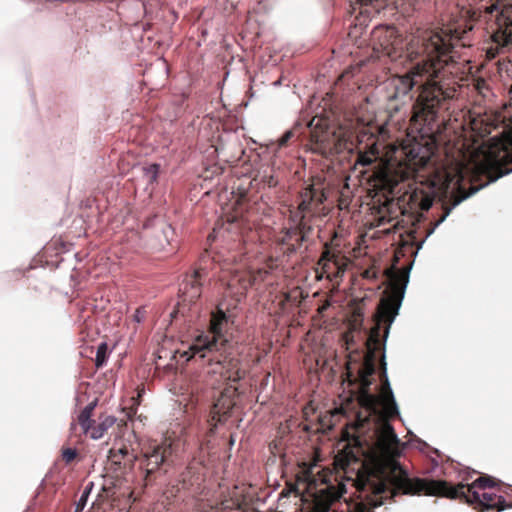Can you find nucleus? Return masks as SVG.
I'll return each mask as SVG.
<instances>
[{"mask_svg":"<svg viewBox=\"0 0 512 512\" xmlns=\"http://www.w3.org/2000/svg\"><path fill=\"white\" fill-rule=\"evenodd\" d=\"M453 44L441 34L423 31L408 44L407 52L417 60L404 75H396L386 82L387 109L391 114H411L414 122L428 123L436 115V108L451 96L437 80Z\"/></svg>","mask_w":512,"mask_h":512,"instance_id":"obj_1","label":"nucleus"},{"mask_svg":"<svg viewBox=\"0 0 512 512\" xmlns=\"http://www.w3.org/2000/svg\"><path fill=\"white\" fill-rule=\"evenodd\" d=\"M496 484L488 477H479L470 485L459 484L451 487L446 481L430 480L426 481L419 478H411L408 472L395 459H390L385 463H376L371 467H366L358 475L357 488L362 493L361 500L357 502L349 512H374V509L384 504L387 498L384 494L389 489L391 495L397 493L405 495H414L425 492L428 495H441L451 499H465L469 504L478 503L484 509L496 508L502 512L512 505H507L502 495L483 492L492 488Z\"/></svg>","mask_w":512,"mask_h":512,"instance_id":"obj_2","label":"nucleus"},{"mask_svg":"<svg viewBox=\"0 0 512 512\" xmlns=\"http://www.w3.org/2000/svg\"><path fill=\"white\" fill-rule=\"evenodd\" d=\"M227 316L222 310H218L211 316L210 331L212 337L200 336L189 347L187 351L182 353L186 361L199 357L204 359L214 352H219L220 357L209 358V362L215 361L217 368L213 369V373H220L221 376L229 381L237 382L244 377L245 371L240 367V362L234 358H227L223 353L227 350L228 340L224 337L223 331L227 325Z\"/></svg>","mask_w":512,"mask_h":512,"instance_id":"obj_3","label":"nucleus"},{"mask_svg":"<svg viewBox=\"0 0 512 512\" xmlns=\"http://www.w3.org/2000/svg\"><path fill=\"white\" fill-rule=\"evenodd\" d=\"M508 157V151L503 147L501 142L490 146H481L480 155L473 159V168L476 172L489 173V179L484 184L479 186H472L470 191L461 197L454 200L453 204L446 208L442 217L437 221L436 226L440 225L449 216L451 211L458 206L462 201L466 200L470 196L476 194L482 188L486 187L490 183L497 181L499 178L508 175L512 172L510 169H503V161Z\"/></svg>","mask_w":512,"mask_h":512,"instance_id":"obj_4","label":"nucleus"},{"mask_svg":"<svg viewBox=\"0 0 512 512\" xmlns=\"http://www.w3.org/2000/svg\"><path fill=\"white\" fill-rule=\"evenodd\" d=\"M307 126L310 129L314 152L329 156L346 149L348 139L342 129L330 127L327 121L320 117H313Z\"/></svg>","mask_w":512,"mask_h":512,"instance_id":"obj_5","label":"nucleus"},{"mask_svg":"<svg viewBox=\"0 0 512 512\" xmlns=\"http://www.w3.org/2000/svg\"><path fill=\"white\" fill-rule=\"evenodd\" d=\"M309 485L314 486L310 494L312 512H329L332 504L346 492L345 484L338 483L332 475L312 477Z\"/></svg>","mask_w":512,"mask_h":512,"instance_id":"obj_6","label":"nucleus"},{"mask_svg":"<svg viewBox=\"0 0 512 512\" xmlns=\"http://www.w3.org/2000/svg\"><path fill=\"white\" fill-rule=\"evenodd\" d=\"M379 326H377L370 334L367 342L368 353L365 356L363 363L358 369V380L362 389L360 402L363 407L372 413H377L380 399L375 395L368 392L369 386L372 384L370 377L375 372L374 358L376 346L379 343Z\"/></svg>","mask_w":512,"mask_h":512,"instance_id":"obj_7","label":"nucleus"},{"mask_svg":"<svg viewBox=\"0 0 512 512\" xmlns=\"http://www.w3.org/2000/svg\"><path fill=\"white\" fill-rule=\"evenodd\" d=\"M511 9L512 0H495L486 8V12L489 14L500 11L502 17L498 20V29L492 36L495 42V53L493 54L495 57L512 44V20L506 15Z\"/></svg>","mask_w":512,"mask_h":512,"instance_id":"obj_8","label":"nucleus"},{"mask_svg":"<svg viewBox=\"0 0 512 512\" xmlns=\"http://www.w3.org/2000/svg\"><path fill=\"white\" fill-rule=\"evenodd\" d=\"M372 37L388 56L396 55L404 47L403 39L394 26H377L372 31Z\"/></svg>","mask_w":512,"mask_h":512,"instance_id":"obj_9","label":"nucleus"},{"mask_svg":"<svg viewBox=\"0 0 512 512\" xmlns=\"http://www.w3.org/2000/svg\"><path fill=\"white\" fill-rule=\"evenodd\" d=\"M266 275L267 272L261 269L257 271H235L227 283L230 295L239 299L250 286L264 280Z\"/></svg>","mask_w":512,"mask_h":512,"instance_id":"obj_10","label":"nucleus"},{"mask_svg":"<svg viewBox=\"0 0 512 512\" xmlns=\"http://www.w3.org/2000/svg\"><path fill=\"white\" fill-rule=\"evenodd\" d=\"M171 445L163 442L153 444L143 453L144 480L148 481L149 476L154 473L171 455Z\"/></svg>","mask_w":512,"mask_h":512,"instance_id":"obj_11","label":"nucleus"},{"mask_svg":"<svg viewBox=\"0 0 512 512\" xmlns=\"http://www.w3.org/2000/svg\"><path fill=\"white\" fill-rule=\"evenodd\" d=\"M324 199L325 195L323 192L318 191L312 186L307 188L302 194V200L298 205L297 211L292 215V221L294 224H296L301 230H310V227L306 223V215L312 211V205L315 201L320 204Z\"/></svg>","mask_w":512,"mask_h":512,"instance_id":"obj_12","label":"nucleus"},{"mask_svg":"<svg viewBox=\"0 0 512 512\" xmlns=\"http://www.w3.org/2000/svg\"><path fill=\"white\" fill-rule=\"evenodd\" d=\"M147 231H150L155 243L156 249H164L171 243L174 237V229L163 217L155 216L144 225Z\"/></svg>","mask_w":512,"mask_h":512,"instance_id":"obj_13","label":"nucleus"},{"mask_svg":"<svg viewBox=\"0 0 512 512\" xmlns=\"http://www.w3.org/2000/svg\"><path fill=\"white\" fill-rule=\"evenodd\" d=\"M400 440L394 431L392 425L384 421L378 430V446L383 454L398 456L400 455Z\"/></svg>","mask_w":512,"mask_h":512,"instance_id":"obj_14","label":"nucleus"},{"mask_svg":"<svg viewBox=\"0 0 512 512\" xmlns=\"http://www.w3.org/2000/svg\"><path fill=\"white\" fill-rule=\"evenodd\" d=\"M203 285V272L194 270L187 275L180 287V293L183 301L193 302L201 295Z\"/></svg>","mask_w":512,"mask_h":512,"instance_id":"obj_15","label":"nucleus"},{"mask_svg":"<svg viewBox=\"0 0 512 512\" xmlns=\"http://www.w3.org/2000/svg\"><path fill=\"white\" fill-rule=\"evenodd\" d=\"M382 374L385 377L384 391H383V399L384 409L386 413L390 416H399L400 411L398 404L396 402L393 390L391 388L388 376H387V363L385 361V352L383 353V359L381 362Z\"/></svg>","mask_w":512,"mask_h":512,"instance_id":"obj_16","label":"nucleus"},{"mask_svg":"<svg viewBox=\"0 0 512 512\" xmlns=\"http://www.w3.org/2000/svg\"><path fill=\"white\" fill-rule=\"evenodd\" d=\"M310 230H301L296 224L294 228L287 229L281 243L287 246L288 253H294L306 241Z\"/></svg>","mask_w":512,"mask_h":512,"instance_id":"obj_17","label":"nucleus"},{"mask_svg":"<svg viewBox=\"0 0 512 512\" xmlns=\"http://www.w3.org/2000/svg\"><path fill=\"white\" fill-rule=\"evenodd\" d=\"M423 147L419 143L406 145L402 148V152L409 162H415L417 165H425L428 157L422 155Z\"/></svg>","mask_w":512,"mask_h":512,"instance_id":"obj_18","label":"nucleus"},{"mask_svg":"<svg viewBox=\"0 0 512 512\" xmlns=\"http://www.w3.org/2000/svg\"><path fill=\"white\" fill-rule=\"evenodd\" d=\"M97 399L91 401L89 404H87L84 409L80 412L78 416V422L83 430L84 433H88L92 426V412L97 406Z\"/></svg>","mask_w":512,"mask_h":512,"instance_id":"obj_19","label":"nucleus"},{"mask_svg":"<svg viewBox=\"0 0 512 512\" xmlns=\"http://www.w3.org/2000/svg\"><path fill=\"white\" fill-rule=\"evenodd\" d=\"M115 422H116V417L115 416L109 415V416L104 417L99 424H97L94 427L91 426L90 437L93 440H98V439L102 438L104 433L110 427H112Z\"/></svg>","mask_w":512,"mask_h":512,"instance_id":"obj_20","label":"nucleus"},{"mask_svg":"<svg viewBox=\"0 0 512 512\" xmlns=\"http://www.w3.org/2000/svg\"><path fill=\"white\" fill-rule=\"evenodd\" d=\"M143 177L147 184H152L157 180L159 174V165L156 163L141 168Z\"/></svg>","mask_w":512,"mask_h":512,"instance_id":"obj_21","label":"nucleus"},{"mask_svg":"<svg viewBox=\"0 0 512 512\" xmlns=\"http://www.w3.org/2000/svg\"><path fill=\"white\" fill-rule=\"evenodd\" d=\"M93 487H94L93 482H89L85 486L79 500L76 503L75 512H82L85 509V507L87 505L88 498L93 490Z\"/></svg>","mask_w":512,"mask_h":512,"instance_id":"obj_22","label":"nucleus"},{"mask_svg":"<svg viewBox=\"0 0 512 512\" xmlns=\"http://www.w3.org/2000/svg\"><path fill=\"white\" fill-rule=\"evenodd\" d=\"M108 356V345L106 342H101L96 350L95 365L101 367L106 363Z\"/></svg>","mask_w":512,"mask_h":512,"instance_id":"obj_23","label":"nucleus"},{"mask_svg":"<svg viewBox=\"0 0 512 512\" xmlns=\"http://www.w3.org/2000/svg\"><path fill=\"white\" fill-rule=\"evenodd\" d=\"M376 153V148L371 149L370 152H360L358 154L356 164H359L361 166L371 165L376 159Z\"/></svg>","mask_w":512,"mask_h":512,"instance_id":"obj_24","label":"nucleus"},{"mask_svg":"<svg viewBox=\"0 0 512 512\" xmlns=\"http://www.w3.org/2000/svg\"><path fill=\"white\" fill-rule=\"evenodd\" d=\"M417 2L418 0H397L396 8L402 10L403 12H407L408 8L414 7Z\"/></svg>","mask_w":512,"mask_h":512,"instance_id":"obj_25","label":"nucleus"},{"mask_svg":"<svg viewBox=\"0 0 512 512\" xmlns=\"http://www.w3.org/2000/svg\"><path fill=\"white\" fill-rule=\"evenodd\" d=\"M404 296V291L402 292V295H401V298L400 300L398 301L395 309H394V312L393 314L390 316V319H389V324L388 326L386 327L385 329V335H384V344L386 343V339L388 337V334H389V330H390V325L393 323L394 319H395V316L397 315L398 311H399V308H400V305H401V301H402V298Z\"/></svg>","mask_w":512,"mask_h":512,"instance_id":"obj_26","label":"nucleus"},{"mask_svg":"<svg viewBox=\"0 0 512 512\" xmlns=\"http://www.w3.org/2000/svg\"><path fill=\"white\" fill-rule=\"evenodd\" d=\"M76 456L77 450L75 448H66L62 451V457L67 463L74 460Z\"/></svg>","mask_w":512,"mask_h":512,"instance_id":"obj_27","label":"nucleus"},{"mask_svg":"<svg viewBox=\"0 0 512 512\" xmlns=\"http://www.w3.org/2000/svg\"><path fill=\"white\" fill-rule=\"evenodd\" d=\"M293 133L292 131H286L283 136L279 139V146H284L289 139L292 137Z\"/></svg>","mask_w":512,"mask_h":512,"instance_id":"obj_28","label":"nucleus"},{"mask_svg":"<svg viewBox=\"0 0 512 512\" xmlns=\"http://www.w3.org/2000/svg\"><path fill=\"white\" fill-rule=\"evenodd\" d=\"M457 174H458V177H459V179H458V181H457V182H458V184L460 185V182H461L462 180H464V172H463V168H462V167H458V168H457Z\"/></svg>","mask_w":512,"mask_h":512,"instance_id":"obj_29","label":"nucleus"},{"mask_svg":"<svg viewBox=\"0 0 512 512\" xmlns=\"http://www.w3.org/2000/svg\"><path fill=\"white\" fill-rule=\"evenodd\" d=\"M432 206V201L429 199H426L422 203V209L428 210Z\"/></svg>","mask_w":512,"mask_h":512,"instance_id":"obj_30","label":"nucleus"},{"mask_svg":"<svg viewBox=\"0 0 512 512\" xmlns=\"http://www.w3.org/2000/svg\"><path fill=\"white\" fill-rule=\"evenodd\" d=\"M379 0H360L361 5H373L374 3H378Z\"/></svg>","mask_w":512,"mask_h":512,"instance_id":"obj_31","label":"nucleus"},{"mask_svg":"<svg viewBox=\"0 0 512 512\" xmlns=\"http://www.w3.org/2000/svg\"><path fill=\"white\" fill-rule=\"evenodd\" d=\"M117 454L121 455L122 457H125L129 454V451L126 447H122L118 450Z\"/></svg>","mask_w":512,"mask_h":512,"instance_id":"obj_32","label":"nucleus"},{"mask_svg":"<svg viewBox=\"0 0 512 512\" xmlns=\"http://www.w3.org/2000/svg\"><path fill=\"white\" fill-rule=\"evenodd\" d=\"M142 318H143V315L141 314L140 310H137L134 315L135 321L140 322L142 320Z\"/></svg>","mask_w":512,"mask_h":512,"instance_id":"obj_33","label":"nucleus"},{"mask_svg":"<svg viewBox=\"0 0 512 512\" xmlns=\"http://www.w3.org/2000/svg\"><path fill=\"white\" fill-rule=\"evenodd\" d=\"M325 258L330 259V252H329V251H326V252L323 254V258H322V259H325Z\"/></svg>","mask_w":512,"mask_h":512,"instance_id":"obj_34","label":"nucleus"},{"mask_svg":"<svg viewBox=\"0 0 512 512\" xmlns=\"http://www.w3.org/2000/svg\"><path fill=\"white\" fill-rule=\"evenodd\" d=\"M273 84H274V86H279V85L281 84V81H280V80H277V81H275Z\"/></svg>","mask_w":512,"mask_h":512,"instance_id":"obj_35","label":"nucleus"},{"mask_svg":"<svg viewBox=\"0 0 512 512\" xmlns=\"http://www.w3.org/2000/svg\"><path fill=\"white\" fill-rule=\"evenodd\" d=\"M352 376V372L349 370L348 371V377L350 378Z\"/></svg>","mask_w":512,"mask_h":512,"instance_id":"obj_36","label":"nucleus"},{"mask_svg":"<svg viewBox=\"0 0 512 512\" xmlns=\"http://www.w3.org/2000/svg\"><path fill=\"white\" fill-rule=\"evenodd\" d=\"M137 456H133L132 462L136 461Z\"/></svg>","mask_w":512,"mask_h":512,"instance_id":"obj_37","label":"nucleus"}]
</instances>
